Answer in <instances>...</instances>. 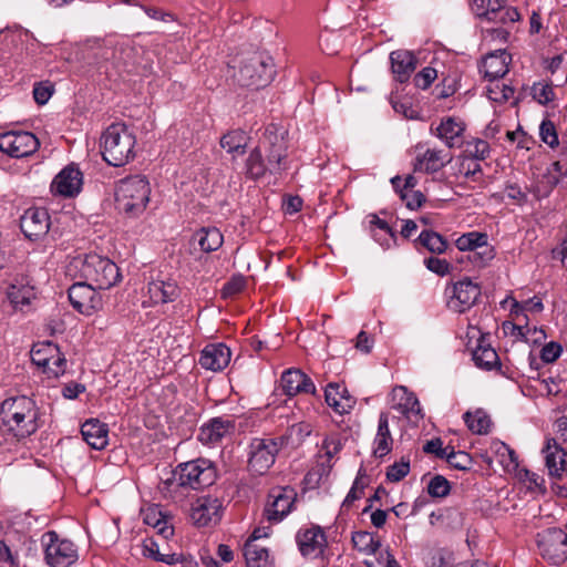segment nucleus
Here are the masks:
<instances>
[{"mask_svg": "<svg viewBox=\"0 0 567 567\" xmlns=\"http://www.w3.org/2000/svg\"><path fill=\"white\" fill-rule=\"evenodd\" d=\"M35 402L25 396L4 400L0 408V427L17 441L35 433L40 426Z\"/></svg>", "mask_w": 567, "mask_h": 567, "instance_id": "1", "label": "nucleus"}, {"mask_svg": "<svg viewBox=\"0 0 567 567\" xmlns=\"http://www.w3.org/2000/svg\"><path fill=\"white\" fill-rule=\"evenodd\" d=\"M135 135L123 123L111 124L101 136V154L111 166L120 167L134 158Z\"/></svg>", "mask_w": 567, "mask_h": 567, "instance_id": "2", "label": "nucleus"}, {"mask_svg": "<svg viewBox=\"0 0 567 567\" xmlns=\"http://www.w3.org/2000/svg\"><path fill=\"white\" fill-rule=\"evenodd\" d=\"M71 266L80 270L81 277L97 289H110L122 278L115 262L96 254L76 257Z\"/></svg>", "mask_w": 567, "mask_h": 567, "instance_id": "3", "label": "nucleus"}, {"mask_svg": "<svg viewBox=\"0 0 567 567\" xmlns=\"http://www.w3.org/2000/svg\"><path fill=\"white\" fill-rule=\"evenodd\" d=\"M151 187L144 176L135 175L122 179L115 192L120 212L130 217L141 215L150 200Z\"/></svg>", "mask_w": 567, "mask_h": 567, "instance_id": "4", "label": "nucleus"}, {"mask_svg": "<svg viewBox=\"0 0 567 567\" xmlns=\"http://www.w3.org/2000/svg\"><path fill=\"white\" fill-rule=\"evenodd\" d=\"M275 73L272 58L255 53L240 65L237 81L241 86L260 89L271 82Z\"/></svg>", "mask_w": 567, "mask_h": 567, "instance_id": "5", "label": "nucleus"}, {"mask_svg": "<svg viewBox=\"0 0 567 567\" xmlns=\"http://www.w3.org/2000/svg\"><path fill=\"white\" fill-rule=\"evenodd\" d=\"M174 475L179 486L198 489L210 486L217 477V471L212 461L197 458L179 464Z\"/></svg>", "mask_w": 567, "mask_h": 567, "instance_id": "6", "label": "nucleus"}, {"mask_svg": "<svg viewBox=\"0 0 567 567\" xmlns=\"http://www.w3.org/2000/svg\"><path fill=\"white\" fill-rule=\"evenodd\" d=\"M284 439H254L249 444L248 471L252 475H264L274 465L279 451L284 446Z\"/></svg>", "mask_w": 567, "mask_h": 567, "instance_id": "7", "label": "nucleus"}, {"mask_svg": "<svg viewBox=\"0 0 567 567\" xmlns=\"http://www.w3.org/2000/svg\"><path fill=\"white\" fill-rule=\"evenodd\" d=\"M31 360L48 378H58L65 372L66 360L52 341L35 343L31 349Z\"/></svg>", "mask_w": 567, "mask_h": 567, "instance_id": "8", "label": "nucleus"}, {"mask_svg": "<svg viewBox=\"0 0 567 567\" xmlns=\"http://www.w3.org/2000/svg\"><path fill=\"white\" fill-rule=\"evenodd\" d=\"M539 555L553 565H560L567 560V534L557 527L547 528L537 534L536 538Z\"/></svg>", "mask_w": 567, "mask_h": 567, "instance_id": "9", "label": "nucleus"}, {"mask_svg": "<svg viewBox=\"0 0 567 567\" xmlns=\"http://www.w3.org/2000/svg\"><path fill=\"white\" fill-rule=\"evenodd\" d=\"M41 540L45 548V560L51 567H69L78 559L74 544L60 539L55 532H47Z\"/></svg>", "mask_w": 567, "mask_h": 567, "instance_id": "10", "label": "nucleus"}, {"mask_svg": "<svg viewBox=\"0 0 567 567\" xmlns=\"http://www.w3.org/2000/svg\"><path fill=\"white\" fill-rule=\"evenodd\" d=\"M447 307L450 310L463 313L470 310L481 296V287L470 278H463L446 288Z\"/></svg>", "mask_w": 567, "mask_h": 567, "instance_id": "11", "label": "nucleus"}, {"mask_svg": "<svg viewBox=\"0 0 567 567\" xmlns=\"http://www.w3.org/2000/svg\"><path fill=\"white\" fill-rule=\"evenodd\" d=\"M40 146L38 137L27 131H9L0 134V151L11 157L32 155Z\"/></svg>", "mask_w": 567, "mask_h": 567, "instance_id": "12", "label": "nucleus"}, {"mask_svg": "<svg viewBox=\"0 0 567 567\" xmlns=\"http://www.w3.org/2000/svg\"><path fill=\"white\" fill-rule=\"evenodd\" d=\"M91 282H75L69 288V300L74 309L85 316H91L102 306L100 295Z\"/></svg>", "mask_w": 567, "mask_h": 567, "instance_id": "13", "label": "nucleus"}, {"mask_svg": "<svg viewBox=\"0 0 567 567\" xmlns=\"http://www.w3.org/2000/svg\"><path fill=\"white\" fill-rule=\"evenodd\" d=\"M295 498L296 493L292 488H272L268 495V503L265 508L267 519L272 523L282 520L291 512Z\"/></svg>", "mask_w": 567, "mask_h": 567, "instance_id": "14", "label": "nucleus"}, {"mask_svg": "<svg viewBox=\"0 0 567 567\" xmlns=\"http://www.w3.org/2000/svg\"><path fill=\"white\" fill-rule=\"evenodd\" d=\"M20 228L30 240L45 236L50 229V215L44 208H29L20 218Z\"/></svg>", "mask_w": 567, "mask_h": 567, "instance_id": "15", "label": "nucleus"}, {"mask_svg": "<svg viewBox=\"0 0 567 567\" xmlns=\"http://www.w3.org/2000/svg\"><path fill=\"white\" fill-rule=\"evenodd\" d=\"M221 503L217 497L200 496L190 508V519L199 527L216 524L220 519Z\"/></svg>", "mask_w": 567, "mask_h": 567, "instance_id": "16", "label": "nucleus"}, {"mask_svg": "<svg viewBox=\"0 0 567 567\" xmlns=\"http://www.w3.org/2000/svg\"><path fill=\"white\" fill-rule=\"evenodd\" d=\"M566 174L567 167L565 164H561L558 161L551 163L545 172L537 175L532 185V193L538 199L549 196Z\"/></svg>", "mask_w": 567, "mask_h": 567, "instance_id": "17", "label": "nucleus"}, {"mask_svg": "<svg viewBox=\"0 0 567 567\" xmlns=\"http://www.w3.org/2000/svg\"><path fill=\"white\" fill-rule=\"evenodd\" d=\"M260 145H264L268 152L267 162L270 173H280L286 169L287 145L281 136L267 128Z\"/></svg>", "mask_w": 567, "mask_h": 567, "instance_id": "18", "label": "nucleus"}, {"mask_svg": "<svg viewBox=\"0 0 567 567\" xmlns=\"http://www.w3.org/2000/svg\"><path fill=\"white\" fill-rule=\"evenodd\" d=\"M296 542L300 553L306 557H318L327 546L326 535L319 526L300 529Z\"/></svg>", "mask_w": 567, "mask_h": 567, "instance_id": "19", "label": "nucleus"}, {"mask_svg": "<svg viewBox=\"0 0 567 567\" xmlns=\"http://www.w3.org/2000/svg\"><path fill=\"white\" fill-rule=\"evenodd\" d=\"M81 187L82 173L73 165L65 166L51 183V190L63 197H73Z\"/></svg>", "mask_w": 567, "mask_h": 567, "instance_id": "20", "label": "nucleus"}, {"mask_svg": "<svg viewBox=\"0 0 567 567\" xmlns=\"http://www.w3.org/2000/svg\"><path fill=\"white\" fill-rule=\"evenodd\" d=\"M234 431L235 421L230 416L214 417L200 427L198 440L204 444H216Z\"/></svg>", "mask_w": 567, "mask_h": 567, "instance_id": "21", "label": "nucleus"}, {"mask_svg": "<svg viewBox=\"0 0 567 567\" xmlns=\"http://www.w3.org/2000/svg\"><path fill=\"white\" fill-rule=\"evenodd\" d=\"M465 123L456 117L446 116L435 128V135L444 142L449 148L461 147L465 132Z\"/></svg>", "mask_w": 567, "mask_h": 567, "instance_id": "22", "label": "nucleus"}, {"mask_svg": "<svg viewBox=\"0 0 567 567\" xmlns=\"http://www.w3.org/2000/svg\"><path fill=\"white\" fill-rule=\"evenodd\" d=\"M281 386L289 396L298 393L316 394V386L312 380L299 369L285 371L281 375Z\"/></svg>", "mask_w": 567, "mask_h": 567, "instance_id": "23", "label": "nucleus"}, {"mask_svg": "<svg viewBox=\"0 0 567 567\" xmlns=\"http://www.w3.org/2000/svg\"><path fill=\"white\" fill-rule=\"evenodd\" d=\"M324 399L327 404L339 414L349 413L357 403L355 398L340 383H329L324 390Z\"/></svg>", "mask_w": 567, "mask_h": 567, "instance_id": "24", "label": "nucleus"}, {"mask_svg": "<svg viewBox=\"0 0 567 567\" xmlns=\"http://www.w3.org/2000/svg\"><path fill=\"white\" fill-rule=\"evenodd\" d=\"M230 355L224 343L207 344L200 353L199 363L206 370L220 371L228 365Z\"/></svg>", "mask_w": 567, "mask_h": 567, "instance_id": "25", "label": "nucleus"}, {"mask_svg": "<svg viewBox=\"0 0 567 567\" xmlns=\"http://www.w3.org/2000/svg\"><path fill=\"white\" fill-rule=\"evenodd\" d=\"M391 408L399 411L406 417L421 414V406L417 398L404 385H396L391 392Z\"/></svg>", "mask_w": 567, "mask_h": 567, "instance_id": "26", "label": "nucleus"}, {"mask_svg": "<svg viewBox=\"0 0 567 567\" xmlns=\"http://www.w3.org/2000/svg\"><path fill=\"white\" fill-rule=\"evenodd\" d=\"M147 292L153 303H167L175 301L181 289L177 282L171 278L152 280L147 286Z\"/></svg>", "mask_w": 567, "mask_h": 567, "instance_id": "27", "label": "nucleus"}, {"mask_svg": "<svg viewBox=\"0 0 567 567\" xmlns=\"http://www.w3.org/2000/svg\"><path fill=\"white\" fill-rule=\"evenodd\" d=\"M392 73L396 81L406 82L416 69V58L411 51L395 50L390 54Z\"/></svg>", "mask_w": 567, "mask_h": 567, "instance_id": "28", "label": "nucleus"}, {"mask_svg": "<svg viewBox=\"0 0 567 567\" xmlns=\"http://www.w3.org/2000/svg\"><path fill=\"white\" fill-rule=\"evenodd\" d=\"M81 434L94 450H103L109 443V427L97 419L85 421L81 426Z\"/></svg>", "mask_w": 567, "mask_h": 567, "instance_id": "29", "label": "nucleus"}, {"mask_svg": "<svg viewBox=\"0 0 567 567\" xmlns=\"http://www.w3.org/2000/svg\"><path fill=\"white\" fill-rule=\"evenodd\" d=\"M512 56L505 50H497L487 54L482 64L485 78L491 81L503 78L508 72V65Z\"/></svg>", "mask_w": 567, "mask_h": 567, "instance_id": "30", "label": "nucleus"}, {"mask_svg": "<svg viewBox=\"0 0 567 567\" xmlns=\"http://www.w3.org/2000/svg\"><path fill=\"white\" fill-rule=\"evenodd\" d=\"M452 157L440 150H426L416 156L414 162L415 172L436 173L442 169Z\"/></svg>", "mask_w": 567, "mask_h": 567, "instance_id": "31", "label": "nucleus"}, {"mask_svg": "<svg viewBox=\"0 0 567 567\" xmlns=\"http://www.w3.org/2000/svg\"><path fill=\"white\" fill-rule=\"evenodd\" d=\"M543 452L549 474L560 478L567 471V453L557 445L555 440H549Z\"/></svg>", "mask_w": 567, "mask_h": 567, "instance_id": "32", "label": "nucleus"}, {"mask_svg": "<svg viewBox=\"0 0 567 567\" xmlns=\"http://www.w3.org/2000/svg\"><path fill=\"white\" fill-rule=\"evenodd\" d=\"M393 447V437L389 427V413L381 412L379 415L378 431L373 441V455L383 457L388 455Z\"/></svg>", "mask_w": 567, "mask_h": 567, "instance_id": "33", "label": "nucleus"}, {"mask_svg": "<svg viewBox=\"0 0 567 567\" xmlns=\"http://www.w3.org/2000/svg\"><path fill=\"white\" fill-rule=\"evenodd\" d=\"M473 360L475 364L484 370H492L501 367V361L495 349L486 342L484 337L478 339V343L473 351Z\"/></svg>", "mask_w": 567, "mask_h": 567, "instance_id": "34", "label": "nucleus"}, {"mask_svg": "<svg viewBox=\"0 0 567 567\" xmlns=\"http://www.w3.org/2000/svg\"><path fill=\"white\" fill-rule=\"evenodd\" d=\"M244 556L247 567H275L274 559L270 558L268 549L257 543L246 542Z\"/></svg>", "mask_w": 567, "mask_h": 567, "instance_id": "35", "label": "nucleus"}, {"mask_svg": "<svg viewBox=\"0 0 567 567\" xmlns=\"http://www.w3.org/2000/svg\"><path fill=\"white\" fill-rule=\"evenodd\" d=\"M202 251L212 252L217 250L224 241L223 234L216 227L202 228L194 235Z\"/></svg>", "mask_w": 567, "mask_h": 567, "instance_id": "36", "label": "nucleus"}, {"mask_svg": "<svg viewBox=\"0 0 567 567\" xmlns=\"http://www.w3.org/2000/svg\"><path fill=\"white\" fill-rule=\"evenodd\" d=\"M520 18L522 16L518 12L517 8L513 6H507L506 2H503L499 9H497L496 11L492 10L489 12V18L485 22L511 28L516 22H519Z\"/></svg>", "mask_w": 567, "mask_h": 567, "instance_id": "37", "label": "nucleus"}, {"mask_svg": "<svg viewBox=\"0 0 567 567\" xmlns=\"http://www.w3.org/2000/svg\"><path fill=\"white\" fill-rule=\"evenodd\" d=\"M245 168L246 175L251 179H258L266 174L268 164L264 161L261 145H258L249 153Z\"/></svg>", "mask_w": 567, "mask_h": 567, "instance_id": "38", "label": "nucleus"}, {"mask_svg": "<svg viewBox=\"0 0 567 567\" xmlns=\"http://www.w3.org/2000/svg\"><path fill=\"white\" fill-rule=\"evenodd\" d=\"M246 134L241 130L228 132L220 138V146L228 153L244 154L246 151Z\"/></svg>", "mask_w": 567, "mask_h": 567, "instance_id": "39", "label": "nucleus"}, {"mask_svg": "<svg viewBox=\"0 0 567 567\" xmlns=\"http://www.w3.org/2000/svg\"><path fill=\"white\" fill-rule=\"evenodd\" d=\"M464 421L474 434H487L491 427L489 416L482 410H477L474 413L466 412L464 414Z\"/></svg>", "mask_w": 567, "mask_h": 567, "instance_id": "40", "label": "nucleus"}, {"mask_svg": "<svg viewBox=\"0 0 567 567\" xmlns=\"http://www.w3.org/2000/svg\"><path fill=\"white\" fill-rule=\"evenodd\" d=\"M354 548L368 555L375 554L381 547V543L373 534L369 532H355L352 535Z\"/></svg>", "mask_w": 567, "mask_h": 567, "instance_id": "41", "label": "nucleus"}, {"mask_svg": "<svg viewBox=\"0 0 567 567\" xmlns=\"http://www.w3.org/2000/svg\"><path fill=\"white\" fill-rule=\"evenodd\" d=\"M487 244V235L485 233L470 231L460 236L455 245L462 251L476 250Z\"/></svg>", "mask_w": 567, "mask_h": 567, "instance_id": "42", "label": "nucleus"}, {"mask_svg": "<svg viewBox=\"0 0 567 567\" xmlns=\"http://www.w3.org/2000/svg\"><path fill=\"white\" fill-rule=\"evenodd\" d=\"M417 240L421 246L434 254H443L447 247V243L443 236L432 230L422 231Z\"/></svg>", "mask_w": 567, "mask_h": 567, "instance_id": "43", "label": "nucleus"}, {"mask_svg": "<svg viewBox=\"0 0 567 567\" xmlns=\"http://www.w3.org/2000/svg\"><path fill=\"white\" fill-rule=\"evenodd\" d=\"M142 554L145 557L152 558L156 561H162L167 565H174L178 561L176 554H161L157 543L152 539H145L142 545Z\"/></svg>", "mask_w": 567, "mask_h": 567, "instance_id": "44", "label": "nucleus"}, {"mask_svg": "<svg viewBox=\"0 0 567 567\" xmlns=\"http://www.w3.org/2000/svg\"><path fill=\"white\" fill-rule=\"evenodd\" d=\"M506 0H473L472 11L483 22L488 20L489 12L496 11Z\"/></svg>", "mask_w": 567, "mask_h": 567, "instance_id": "45", "label": "nucleus"}, {"mask_svg": "<svg viewBox=\"0 0 567 567\" xmlns=\"http://www.w3.org/2000/svg\"><path fill=\"white\" fill-rule=\"evenodd\" d=\"M489 144L481 138H473L466 143V157L483 161L489 156Z\"/></svg>", "mask_w": 567, "mask_h": 567, "instance_id": "46", "label": "nucleus"}, {"mask_svg": "<svg viewBox=\"0 0 567 567\" xmlns=\"http://www.w3.org/2000/svg\"><path fill=\"white\" fill-rule=\"evenodd\" d=\"M445 460L452 467L461 471L471 470L473 464V460L468 453L463 451H454L453 447L449 449Z\"/></svg>", "mask_w": 567, "mask_h": 567, "instance_id": "47", "label": "nucleus"}, {"mask_svg": "<svg viewBox=\"0 0 567 567\" xmlns=\"http://www.w3.org/2000/svg\"><path fill=\"white\" fill-rule=\"evenodd\" d=\"M530 92L533 99L542 105H547L548 103L553 102L556 97L551 84L546 82L534 83L530 89Z\"/></svg>", "mask_w": 567, "mask_h": 567, "instance_id": "48", "label": "nucleus"}, {"mask_svg": "<svg viewBox=\"0 0 567 567\" xmlns=\"http://www.w3.org/2000/svg\"><path fill=\"white\" fill-rule=\"evenodd\" d=\"M164 518H165L164 515L157 507L147 508V511L145 512V515H144L145 524L153 526V527H158L159 532L162 534H164L165 537H167L168 535L173 534V529L165 525Z\"/></svg>", "mask_w": 567, "mask_h": 567, "instance_id": "49", "label": "nucleus"}, {"mask_svg": "<svg viewBox=\"0 0 567 567\" xmlns=\"http://www.w3.org/2000/svg\"><path fill=\"white\" fill-rule=\"evenodd\" d=\"M450 482L442 475H435L427 485V493L432 497H445L450 494Z\"/></svg>", "mask_w": 567, "mask_h": 567, "instance_id": "50", "label": "nucleus"}, {"mask_svg": "<svg viewBox=\"0 0 567 567\" xmlns=\"http://www.w3.org/2000/svg\"><path fill=\"white\" fill-rule=\"evenodd\" d=\"M494 258V249L487 244L476 250H472L467 255V259L475 267H484Z\"/></svg>", "mask_w": 567, "mask_h": 567, "instance_id": "51", "label": "nucleus"}, {"mask_svg": "<svg viewBox=\"0 0 567 567\" xmlns=\"http://www.w3.org/2000/svg\"><path fill=\"white\" fill-rule=\"evenodd\" d=\"M8 297L14 307L29 305L33 292L31 289L19 288L16 285H11L8 289Z\"/></svg>", "mask_w": 567, "mask_h": 567, "instance_id": "52", "label": "nucleus"}, {"mask_svg": "<svg viewBox=\"0 0 567 567\" xmlns=\"http://www.w3.org/2000/svg\"><path fill=\"white\" fill-rule=\"evenodd\" d=\"M409 472L410 461L402 457L400 462H395L388 467L386 478L390 482H400L409 474Z\"/></svg>", "mask_w": 567, "mask_h": 567, "instance_id": "53", "label": "nucleus"}, {"mask_svg": "<svg viewBox=\"0 0 567 567\" xmlns=\"http://www.w3.org/2000/svg\"><path fill=\"white\" fill-rule=\"evenodd\" d=\"M246 286V278L243 275L233 276L223 287V298H231L244 290Z\"/></svg>", "mask_w": 567, "mask_h": 567, "instance_id": "54", "label": "nucleus"}, {"mask_svg": "<svg viewBox=\"0 0 567 567\" xmlns=\"http://www.w3.org/2000/svg\"><path fill=\"white\" fill-rule=\"evenodd\" d=\"M539 135L544 143L551 148L558 145V136L551 121H543L539 126Z\"/></svg>", "mask_w": 567, "mask_h": 567, "instance_id": "55", "label": "nucleus"}, {"mask_svg": "<svg viewBox=\"0 0 567 567\" xmlns=\"http://www.w3.org/2000/svg\"><path fill=\"white\" fill-rule=\"evenodd\" d=\"M437 76V71L426 66L414 75L413 82L416 87L426 90Z\"/></svg>", "mask_w": 567, "mask_h": 567, "instance_id": "56", "label": "nucleus"}, {"mask_svg": "<svg viewBox=\"0 0 567 567\" xmlns=\"http://www.w3.org/2000/svg\"><path fill=\"white\" fill-rule=\"evenodd\" d=\"M460 173L476 181L475 176L482 173V166L478 161L464 156L460 163Z\"/></svg>", "mask_w": 567, "mask_h": 567, "instance_id": "57", "label": "nucleus"}, {"mask_svg": "<svg viewBox=\"0 0 567 567\" xmlns=\"http://www.w3.org/2000/svg\"><path fill=\"white\" fill-rule=\"evenodd\" d=\"M561 347L556 342H549L543 347L540 351V358L546 363H551L556 361L561 354Z\"/></svg>", "mask_w": 567, "mask_h": 567, "instance_id": "58", "label": "nucleus"}, {"mask_svg": "<svg viewBox=\"0 0 567 567\" xmlns=\"http://www.w3.org/2000/svg\"><path fill=\"white\" fill-rule=\"evenodd\" d=\"M363 487L364 485L360 482V480L355 478L351 489L349 491L348 495L346 496L342 503V509H349L354 501L361 498L363 494Z\"/></svg>", "mask_w": 567, "mask_h": 567, "instance_id": "59", "label": "nucleus"}, {"mask_svg": "<svg viewBox=\"0 0 567 567\" xmlns=\"http://www.w3.org/2000/svg\"><path fill=\"white\" fill-rule=\"evenodd\" d=\"M449 449L450 446L443 447V442L441 439L430 440L423 446V451L425 453L435 454V456L439 458H445Z\"/></svg>", "mask_w": 567, "mask_h": 567, "instance_id": "60", "label": "nucleus"}, {"mask_svg": "<svg viewBox=\"0 0 567 567\" xmlns=\"http://www.w3.org/2000/svg\"><path fill=\"white\" fill-rule=\"evenodd\" d=\"M425 265L429 270L440 276H444L450 271V264L445 259L430 257L425 259Z\"/></svg>", "mask_w": 567, "mask_h": 567, "instance_id": "61", "label": "nucleus"}, {"mask_svg": "<svg viewBox=\"0 0 567 567\" xmlns=\"http://www.w3.org/2000/svg\"><path fill=\"white\" fill-rule=\"evenodd\" d=\"M53 93V89L51 85L38 83L33 87V97L35 102L40 105L45 104Z\"/></svg>", "mask_w": 567, "mask_h": 567, "instance_id": "62", "label": "nucleus"}, {"mask_svg": "<svg viewBox=\"0 0 567 567\" xmlns=\"http://www.w3.org/2000/svg\"><path fill=\"white\" fill-rule=\"evenodd\" d=\"M401 199L406 203L410 209H416L425 202V196L420 190H412L410 193H402Z\"/></svg>", "mask_w": 567, "mask_h": 567, "instance_id": "63", "label": "nucleus"}, {"mask_svg": "<svg viewBox=\"0 0 567 567\" xmlns=\"http://www.w3.org/2000/svg\"><path fill=\"white\" fill-rule=\"evenodd\" d=\"M429 567H453L451 566V557L442 550L433 553L429 559Z\"/></svg>", "mask_w": 567, "mask_h": 567, "instance_id": "64", "label": "nucleus"}]
</instances>
